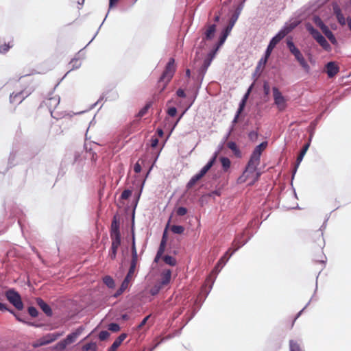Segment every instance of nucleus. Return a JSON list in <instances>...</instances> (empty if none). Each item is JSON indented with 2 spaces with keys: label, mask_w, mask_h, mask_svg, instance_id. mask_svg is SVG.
Masks as SVG:
<instances>
[{
  "label": "nucleus",
  "mask_w": 351,
  "mask_h": 351,
  "mask_svg": "<svg viewBox=\"0 0 351 351\" xmlns=\"http://www.w3.org/2000/svg\"><path fill=\"white\" fill-rule=\"evenodd\" d=\"M169 224V221L168 222L167 226V227H166V228L165 230V232H164L162 240H161L160 243L159 248L158 250V252H159V255L160 254H163V253H164V252L165 250L166 243H167L166 233H167V227H168Z\"/></svg>",
  "instance_id": "obj_24"
},
{
  "label": "nucleus",
  "mask_w": 351,
  "mask_h": 351,
  "mask_svg": "<svg viewBox=\"0 0 351 351\" xmlns=\"http://www.w3.org/2000/svg\"><path fill=\"white\" fill-rule=\"evenodd\" d=\"M110 237L111 239H121L119 223L117 221L115 217H114V219L111 223Z\"/></svg>",
  "instance_id": "obj_12"
},
{
  "label": "nucleus",
  "mask_w": 351,
  "mask_h": 351,
  "mask_svg": "<svg viewBox=\"0 0 351 351\" xmlns=\"http://www.w3.org/2000/svg\"><path fill=\"white\" fill-rule=\"evenodd\" d=\"M119 0H109V7L112 8L114 5L117 3Z\"/></svg>",
  "instance_id": "obj_61"
},
{
  "label": "nucleus",
  "mask_w": 351,
  "mask_h": 351,
  "mask_svg": "<svg viewBox=\"0 0 351 351\" xmlns=\"http://www.w3.org/2000/svg\"><path fill=\"white\" fill-rule=\"evenodd\" d=\"M135 270H136V269H134L132 267L129 268L128 272L126 276L125 277L124 280H123V282L121 285V287L117 290V291L115 294V296L121 295V293H123V292L125 289H127L128 288L130 282L133 280Z\"/></svg>",
  "instance_id": "obj_7"
},
{
  "label": "nucleus",
  "mask_w": 351,
  "mask_h": 351,
  "mask_svg": "<svg viewBox=\"0 0 351 351\" xmlns=\"http://www.w3.org/2000/svg\"><path fill=\"white\" fill-rule=\"evenodd\" d=\"M112 239V244H111L110 250L109 251L108 256L110 257V259L114 260L117 256V250H118L119 245H121V239Z\"/></svg>",
  "instance_id": "obj_15"
},
{
  "label": "nucleus",
  "mask_w": 351,
  "mask_h": 351,
  "mask_svg": "<svg viewBox=\"0 0 351 351\" xmlns=\"http://www.w3.org/2000/svg\"><path fill=\"white\" fill-rule=\"evenodd\" d=\"M267 142L261 143L260 145H257L254 148L252 154H254L261 157L262 152L265 149V148L267 147Z\"/></svg>",
  "instance_id": "obj_27"
},
{
  "label": "nucleus",
  "mask_w": 351,
  "mask_h": 351,
  "mask_svg": "<svg viewBox=\"0 0 351 351\" xmlns=\"http://www.w3.org/2000/svg\"><path fill=\"white\" fill-rule=\"evenodd\" d=\"M66 346L67 345L64 342V341L62 340L53 347V350H56L57 351H63L64 350H65Z\"/></svg>",
  "instance_id": "obj_38"
},
{
  "label": "nucleus",
  "mask_w": 351,
  "mask_h": 351,
  "mask_svg": "<svg viewBox=\"0 0 351 351\" xmlns=\"http://www.w3.org/2000/svg\"><path fill=\"white\" fill-rule=\"evenodd\" d=\"M219 152H215L213 158L208 161V162L201 169L199 172V174L202 176V177L204 176V175L210 170V169L215 164L217 157L218 156Z\"/></svg>",
  "instance_id": "obj_17"
},
{
  "label": "nucleus",
  "mask_w": 351,
  "mask_h": 351,
  "mask_svg": "<svg viewBox=\"0 0 351 351\" xmlns=\"http://www.w3.org/2000/svg\"><path fill=\"white\" fill-rule=\"evenodd\" d=\"M171 230L174 233V234H181L184 232V228L182 226H178V225H173L171 227Z\"/></svg>",
  "instance_id": "obj_35"
},
{
  "label": "nucleus",
  "mask_w": 351,
  "mask_h": 351,
  "mask_svg": "<svg viewBox=\"0 0 351 351\" xmlns=\"http://www.w3.org/2000/svg\"><path fill=\"white\" fill-rule=\"evenodd\" d=\"M250 92V88H249L247 93L244 95L243 99L241 100V103L239 104V108L237 110L238 114H241L243 112V109H244V108L245 106L246 101H247V99L248 98V95H249Z\"/></svg>",
  "instance_id": "obj_32"
},
{
  "label": "nucleus",
  "mask_w": 351,
  "mask_h": 351,
  "mask_svg": "<svg viewBox=\"0 0 351 351\" xmlns=\"http://www.w3.org/2000/svg\"><path fill=\"white\" fill-rule=\"evenodd\" d=\"M162 287L160 286V285H155L154 287H152L151 289H150V293L152 295H156L158 293V292L160 291V290L162 289Z\"/></svg>",
  "instance_id": "obj_47"
},
{
  "label": "nucleus",
  "mask_w": 351,
  "mask_h": 351,
  "mask_svg": "<svg viewBox=\"0 0 351 351\" xmlns=\"http://www.w3.org/2000/svg\"><path fill=\"white\" fill-rule=\"evenodd\" d=\"M232 28V24H228L223 32L225 33L226 35H229Z\"/></svg>",
  "instance_id": "obj_51"
},
{
  "label": "nucleus",
  "mask_w": 351,
  "mask_h": 351,
  "mask_svg": "<svg viewBox=\"0 0 351 351\" xmlns=\"http://www.w3.org/2000/svg\"><path fill=\"white\" fill-rule=\"evenodd\" d=\"M9 312L11 313L16 318L18 321L21 322H25L22 319H21L19 316L13 310H10Z\"/></svg>",
  "instance_id": "obj_57"
},
{
  "label": "nucleus",
  "mask_w": 351,
  "mask_h": 351,
  "mask_svg": "<svg viewBox=\"0 0 351 351\" xmlns=\"http://www.w3.org/2000/svg\"><path fill=\"white\" fill-rule=\"evenodd\" d=\"M260 156L254 154H251L250 158L247 162L243 176L239 178V180H242L241 182H244L247 178L250 176V174H252L256 171L257 167L260 164Z\"/></svg>",
  "instance_id": "obj_2"
},
{
  "label": "nucleus",
  "mask_w": 351,
  "mask_h": 351,
  "mask_svg": "<svg viewBox=\"0 0 351 351\" xmlns=\"http://www.w3.org/2000/svg\"><path fill=\"white\" fill-rule=\"evenodd\" d=\"M311 33L316 41L326 50L330 48V45L325 37L317 29L311 28Z\"/></svg>",
  "instance_id": "obj_10"
},
{
  "label": "nucleus",
  "mask_w": 351,
  "mask_h": 351,
  "mask_svg": "<svg viewBox=\"0 0 351 351\" xmlns=\"http://www.w3.org/2000/svg\"><path fill=\"white\" fill-rule=\"evenodd\" d=\"M82 349L84 351H96L97 344L95 343H88L85 344Z\"/></svg>",
  "instance_id": "obj_36"
},
{
  "label": "nucleus",
  "mask_w": 351,
  "mask_h": 351,
  "mask_svg": "<svg viewBox=\"0 0 351 351\" xmlns=\"http://www.w3.org/2000/svg\"><path fill=\"white\" fill-rule=\"evenodd\" d=\"M290 351H302L300 345L293 340L289 341Z\"/></svg>",
  "instance_id": "obj_37"
},
{
  "label": "nucleus",
  "mask_w": 351,
  "mask_h": 351,
  "mask_svg": "<svg viewBox=\"0 0 351 351\" xmlns=\"http://www.w3.org/2000/svg\"><path fill=\"white\" fill-rule=\"evenodd\" d=\"M5 295L7 300L19 311L23 309V304L20 294L14 289L5 291Z\"/></svg>",
  "instance_id": "obj_4"
},
{
  "label": "nucleus",
  "mask_w": 351,
  "mask_h": 351,
  "mask_svg": "<svg viewBox=\"0 0 351 351\" xmlns=\"http://www.w3.org/2000/svg\"><path fill=\"white\" fill-rule=\"evenodd\" d=\"M176 213L178 216H184L187 213V209L184 207H179L176 210Z\"/></svg>",
  "instance_id": "obj_48"
},
{
  "label": "nucleus",
  "mask_w": 351,
  "mask_h": 351,
  "mask_svg": "<svg viewBox=\"0 0 351 351\" xmlns=\"http://www.w3.org/2000/svg\"><path fill=\"white\" fill-rule=\"evenodd\" d=\"M304 158V156L301 155L299 154V155L297 157V166L295 167V169L298 167V166L300 165V163L302 162V159Z\"/></svg>",
  "instance_id": "obj_59"
},
{
  "label": "nucleus",
  "mask_w": 351,
  "mask_h": 351,
  "mask_svg": "<svg viewBox=\"0 0 351 351\" xmlns=\"http://www.w3.org/2000/svg\"><path fill=\"white\" fill-rule=\"evenodd\" d=\"M127 337V335L125 333L121 334L113 342L112 345L108 349L107 351H116L117 349L120 346L122 342Z\"/></svg>",
  "instance_id": "obj_19"
},
{
  "label": "nucleus",
  "mask_w": 351,
  "mask_h": 351,
  "mask_svg": "<svg viewBox=\"0 0 351 351\" xmlns=\"http://www.w3.org/2000/svg\"><path fill=\"white\" fill-rule=\"evenodd\" d=\"M150 317V315H147L146 316L142 321L137 326V329L138 330H141L147 323V320L149 319V318Z\"/></svg>",
  "instance_id": "obj_49"
},
{
  "label": "nucleus",
  "mask_w": 351,
  "mask_h": 351,
  "mask_svg": "<svg viewBox=\"0 0 351 351\" xmlns=\"http://www.w3.org/2000/svg\"><path fill=\"white\" fill-rule=\"evenodd\" d=\"M132 253H137L136 246H135L134 240H133L132 245Z\"/></svg>",
  "instance_id": "obj_63"
},
{
  "label": "nucleus",
  "mask_w": 351,
  "mask_h": 351,
  "mask_svg": "<svg viewBox=\"0 0 351 351\" xmlns=\"http://www.w3.org/2000/svg\"><path fill=\"white\" fill-rule=\"evenodd\" d=\"M152 106V103L149 102L146 104V105L138 112V116L139 117H143L148 111V110Z\"/></svg>",
  "instance_id": "obj_39"
},
{
  "label": "nucleus",
  "mask_w": 351,
  "mask_h": 351,
  "mask_svg": "<svg viewBox=\"0 0 351 351\" xmlns=\"http://www.w3.org/2000/svg\"><path fill=\"white\" fill-rule=\"evenodd\" d=\"M108 330L112 332H118L120 330V326L118 324L111 323L108 325Z\"/></svg>",
  "instance_id": "obj_44"
},
{
  "label": "nucleus",
  "mask_w": 351,
  "mask_h": 351,
  "mask_svg": "<svg viewBox=\"0 0 351 351\" xmlns=\"http://www.w3.org/2000/svg\"><path fill=\"white\" fill-rule=\"evenodd\" d=\"M311 241L312 247L315 249L317 248L319 252L323 253L322 249L325 244L323 232L321 230L315 231L311 235Z\"/></svg>",
  "instance_id": "obj_6"
},
{
  "label": "nucleus",
  "mask_w": 351,
  "mask_h": 351,
  "mask_svg": "<svg viewBox=\"0 0 351 351\" xmlns=\"http://www.w3.org/2000/svg\"><path fill=\"white\" fill-rule=\"evenodd\" d=\"M162 259L166 264L171 266H175L177 263L176 259L171 256L166 255L163 256Z\"/></svg>",
  "instance_id": "obj_33"
},
{
  "label": "nucleus",
  "mask_w": 351,
  "mask_h": 351,
  "mask_svg": "<svg viewBox=\"0 0 351 351\" xmlns=\"http://www.w3.org/2000/svg\"><path fill=\"white\" fill-rule=\"evenodd\" d=\"M339 71L338 65L335 62H330L326 65V72L329 77H333Z\"/></svg>",
  "instance_id": "obj_13"
},
{
  "label": "nucleus",
  "mask_w": 351,
  "mask_h": 351,
  "mask_svg": "<svg viewBox=\"0 0 351 351\" xmlns=\"http://www.w3.org/2000/svg\"><path fill=\"white\" fill-rule=\"evenodd\" d=\"M171 279V271L170 269H164L160 274V285L164 287L169 284Z\"/></svg>",
  "instance_id": "obj_14"
},
{
  "label": "nucleus",
  "mask_w": 351,
  "mask_h": 351,
  "mask_svg": "<svg viewBox=\"0 0 351 351\" xmlns=\"http://www.w3.org/2000/svg\"><path fill=\"white\" fill-rule=\"evenodd\" d=\"M219 160L221 163L223 170L224 171H228V170L230 169V165H231V162H230V159L227 157H221L219 158Z\"/></svg>",
  "instance_id": "obj_29"
},
{
  "label": "nucleus",
  "mask_w": 351,
  "mask_h": 351,
  "mask_svg": "<svg viewBox=\"0 0 351 351\" xmlns=\"http://www.w3.org/2000/svg\"><path fill=\"white\" fill-rule=\"evenodd\" d=\"M64 332H53V333H49L46 335L43 336L42 338L38 340L36 344L34 346L35 347L37 346H45L49 343H51L58 339L60 337L62 336Z\"/></svg>",
  "instance_id": "obj_8"
},
{
  "label": "nucleus",
  "mask_w": 351,
  "mask_h": 351,
  "mask_svg": "<svg viewBox=\"0 0 351 351\" xmlns=\"http://www.w3.org/2000/svg\"><path fill=\"white\" fill-rule=\"evenodd\" d=\"M282 38H284L282 34L279 33H278L274 38H272L266 49V56H270L274 48Z\"/></svg>",
  "instance_id": "obj_11"
},
{
  "label": "nucleus",
  "mask_w": 351,
  "mask_h": 351,
  "mask_svg": "<svg viewBox=\"0 0 351 351\" xmlns=\"http://www.w3.org/2000/svg\"><path fill=\"white\" fill-rule=\"evenodd\" d=\"M333 11H334V14H335L336 18H337L338 22L341 25H346V23L347 20H346V19H345L343 14H342L341 10L339 8V7L338 5L334 6L333 7Z\"/></svg>",
  "instance_id": "obj_22"
},
{
  "label": "nucleus",
  "mask_w": 351,
  "mask_h": 351,
  "mask_svg": "<svg viewBox=\"0 0 351 351\" xmlns=\"http://www.w3.org/2000/svg\"><path fill=\"white\" fill-rule=\"evenodd\" d=\"M217 50H216V48H215V50L212 51L209 53V55H208V59H211V60H212V59L215 57V53H216V52H217Z\"/></svg>",
  "instance_id": "obj_60"
},
{
  "label": "nucleus",
  "mask_w": 351,
  "mask_h": 351,
  "mask_svg": "<svg viewBox=\"0 0 351 351\" xmlns=\"http://www.w3.org/2000/svg\"><path fill=\"white\" fill-rule=\"evenodd\" d=\"M104 283L109 288H114L115 287V282L113 278L110 276H106L103 278Z\"/></svg>",
  "instance_id": "obj_31"
},
{
  "label": "nucleus",
  "mask_w": 351,
  "mask_h": 351,
  "mask_svg": "<svg viewBox=\"0 0 351 351\" xmlns=\"http://www.w3.org/2000/svg\"><path fill=\"white\" fill-rule=\"evenodd\" d=\"M177 110L175 107H171L168 109L167 113L171 117H174L176 114Z\"/></svg>",
  "instance_id": "obj_50"
},
{
  "label": "nucleus",
  "mask_w": 351,
  "mask_h": 351,
  "mask_svg": "<svg viewBox=\"0 0 351 351\" xmlns=\"http://www.w3.org/2000/svg\"><path fill=\"white\" fill-rule=\"evenodd\" d=\"M137 263H138V254H137V253H132L130 267L136 269Z\"/></svg>",
  "instance_id": "obj_40"
},
{
  "label": "nucleus",
  "mask_w": 351,
  "mask_h": 351,
  "mask_svg": "<svg viewBox=\"0 0 351 351\" xmlns=\"http://www.w3.org/2000/svg\"><path fill=\"white\" fill-rule=\"evenodd\" d=\"M13 45H10V43H4V44H2V45H0V53H6L7 51H8V50L12 47Z\"/></svg>",
  "instance_id": "obj_42"
},
{
  "label": "nucleus",
  "mask_w": 351,
  "mask_h": 351,
  "mask_svg": "<svg viewBox=\"0 0 351 351\" xmlns=\"http://www.w3.org/2000/svg\"><path fill=\"white\" fill-rule=\"evenodd\" d=\"M216 31V25L215 24L208 25L206 29L204 32V40H211L215 34Z\"/></svg>",
  "instance_id": "obj_21"
},
{
  "label": "nucleus",
  "mask_w": 351,
  "mask_h": 351,
  "mask_svg": "<svg viewBox=\"0 0 351 351\" xmlns=\"http://www.w3.org/2000/svg\"><path fill=\"white\" fill-rule=\"evenodd\" d=\"M10 309L8 308L7 306L3 304V303H1L0 302V311H10Z\"/></svg>",
  "instance_id": "obj_58"
},
{
  "label": "nucleus",
  "mask_w": 351,
  "mask_h": 351,
  "mask_svg": "<svg viewBox=\"0 0 351 351\" xmlns=\"http://www.w3.org/2000/svg\"><path fill=\"white\" fill-rule=\"evenodd\" d=\"M36 302L39 307L47 316H51L52 315V311L51 307L41 298H37Z\"/></svg>",
  "instance_id": "obj_20"
},
{
  "label": "nucleus",
  "mask_w": 351,
  "mask_h": 351,
  "mask_svg": "<svg viewBox=\"0 0 351 351\" xmlns=\"http://www.w3.org/2000/svg\"><path fill=\"white\" fill-rule=\"evenodd\" d=\"M131 195H132V191L126 189L122 192V193L121 195V198L122 199H127L131 196Z\"/></svg>",
  "instance_id": "obj_45"
},
{
  "label": "nucleus",
  "mask_w": 351,
  "mask_h": 351,
  "mask_svg": "<svg viewBox=\"0 0 351 351\" xmlns=\"http://www.w3.org/2000/svg\"><path fill=\"white\" fill-rule=\"evenodd\" d=\"M82 330L83 328L79 327L78 328L76 329L75 332L68 335L67 337L63 340L68 346L75 341L78 336L82 333Z\"/></svg>",
  "instance_id": "obj_16"
},
{
  "label": "nucleus",
  "mask_w": 351,
  "mask_h": 351,
  "mask_svg": "<svg viewBox=\"0 0 351 351\" xmlns=\"http://www.w3.org/2000/svg\"><path fill=\"white\" fill-rule=\"evenodd\" d=\"M27 311H28L29 314L32 317H37V316H38V313L37 309H36L35 307H34V306H29V307L28 308V310H27Z\"/></svg>",
  "instance_id": "obj_46"
},
{
  "label": "nucleus",
  "mask_w": 351,
  "mask_h": 351,
  "mask_svg": "<svg viewBox=\"0 0 351 351\" xmlns=\"http://www.w3.org/2000/svg\"><path fill=\"white\" fill-rule=\"evenodd\" d=\"M211 59H208V58H206L204 61V68L205 69H207L208 67L210 66V63H211Z\"/></svg>",
  "instance_id": "obj_56"
},
{
  "label": "nucleus",
  "mask_w": 351,
  "mask_h": 351,
  "mask_svg": "<svg viewBox=\"0 0 351 351\" xmlns=\"http://www.w3.org/2000/svg\"><path fill=\"white\" fill-rule=\"evenodd\" d=\"M272 91L275 105L279 111H284L287 106V99L277 87H273Z\"/></svg>",
  "instance_id": "obj_5"
},
{
  "label": "nucleus",
  "mask_w": 351,
  "mask_h": 351,
  "mask_svg": "<svg viewBox=\"0 0 351 351\" xmlns=\"http://www.w3.org/2000/svg\"><path fill=\"white\" fill-rule=\"evenodd\" d=\"M162 254L159 255V252H157L156 256L154 258V262L158 263L159 259L162 257Z\"/></svg>",
  "instance_id": "obj_64"
},
{
  "label": "nucleus",
  "mask_w": 351,
  "mask_h": 351,
  "mask_svg": "<svg viewBox=\"0 0 351 351\" xmlns=\"http://www.w3.org/2000/svg\"><path fill=\"white\" fill-rule=\"evenodd\" d=\"M60 104V98L58 97H52L46 101V105L48 107L51 114L53 113V110H55Z\"/></svg>",
  "instance_id": "obj_18"
},
{
  "label": "nucleus",
  "mask_w": 351,
  "mask_h": 351,
  "mask_svg": "<svg viewBox=\"0 0 351 351\" xmlns=\"http://www.w3.org/2000/svg\"><path fill=\"white\" fill-rule=\"evenodd\" d=\"M298 25L297 23H291L289 25H287L282 30H280L278 33L282 34L283 38H285L289 32H291L296 26Z\"/></svg>",
  "instance_id": "obj_26"
},
{
  "label": "nucleus",
  "mask_w": 351,
  "mask_h": 351,
  "mask_svg": "<svg viewBox=\"0 0 351 351\" xmlns=\"http://www.w3.org/2000/svg\"><path fill=\"white\" fill-rule=\"evenodd\" d=\"M176 66L175 64V60L171 58L169 60V62L158 80V86H162L160 92L166 88L168 83L171 81L176 72Z\"/></svg>",
  "instance_id": "obj_1"
},
{
  "label": "nucleus",
  "mask_w": 351,
  "mask_h": 351,
  "mask_svg": "<svg viewBox=\"0 0 351 351\" xmlns=\"http://www.w3.org/2000/svg\"><path fill=\"white\" fill-rule=\"evenodd\" d=\"M227 147L233 152L234 154L237 158L241 157V152L240 149H239V147H237L235 142H233V141L228 142Z\"/></svg>",
  "instance_id": "obj_25"
},
{
  "label": "nucleus",
  "mask_w": 351,
  "mask_h": 351,
  "mask_svg": "<svg viewBox=\"0 0 351 351\" xmlns=\"http://www.w3.org/2000/svg\"><path fill=\"white\" fill-rule=\"evenodd\" d=\"M309 146H310V143H306V144L303 146V147H302V151L305 152L306 153L307 150L308 149Z\"/></svg>",
  "instance_id": "obj_62"
},
{
  "label": "nucleus",
  "mask_w": 351,
  "mask_h": 351,
  "mask_svg": "<svg viewBox=\"0 0 351 351\" xmlns=\"http://www.w3.org/2000/svg\"><path fill=\"white\" fill-rule=\"evenodd\" d=\"M69 65H70V70L76 69H78L80 67L81 62L77 58H73L69 62Z\"/></svg>",
  "instance_id": "obj_34"
},
{
  "label": "nucleus",
  "mask_w": 351,
  "mask_h": 351,
  "mask_svg": "<svg viewBox=\"0 0 351 351\" xmlns=\"http://www.w3.org/2000/svg\"><path fill=\"white\" fill-rule=\"evenodd\" d=\"M158 139L156 137H152L151 139V146L156 147L158 145Z\"/></svg>",
  "instance_id": "obj_52"
},
{
  "label": "nucleus",
  "mask_w": 351,
  "mask_h": 351,
  "mask_svg": "<svg viewBox=\"0 0 351 351\" xmlns=\"http://www.w3.org/2000/svg\"><path fill=\"white\" fill-rule=\"evenodd\" d=\"M110 336V332L107 330H102L99 334V339L101 341H105Z\"/></svg>",
  "instance_id": "obj_43"
},
{
  "label": "nucleus",
  "mask_w": 351,
  "mask_h": 351,
  "mask_svg": "<svg viewBox=\"0 0 351 351\" xmlns=\"http://www.w3.org/2000/svg\"><path fill=\"white\" fill-rule=\"evenodd\" d=\"M269 57V56H266V55L265 54V57L262 58L258 61V64H257L256 68V72H261V71H262L264 69Z\"/></svg>",
  "instance_id": "obj_28"
},
{
  "label": "nucleus",
  "mask_w": 351,
  "mask_h": 351,
  "mask_svg": "<svg viewBox=\"0 0 351 351\" xmlns=\"http://www.w3.org/2000/svg\"><path fill=\"white\" fill-rule=\"evenodd\" d=\"M176 95L180 97L184 98L186 97V94L184 93V90L183 89L179 88L177 92Z\"/></svg>",
  "instance_id": "obj_53"
},
{
  "label": "nucleus",
  "mask_w": 351,
  "mask_h": 351,
  "mask_svg": "<svg viewBox=\"0 0 351 351\" xmlns=\"http://www.w3.org/2000/svg\"><path fill=\"white\" fill-rule=\"evenodd\" d=\"M287 47L291 53L295 56V59L298 61L300 66L306 71L308 72L310 66L305 60L303 55L300 51L295 46L291 40H288L287 43Z\"/></svg>",
  "instance_id": "obj_3"
},
{
  "label": "nucleus",
  "mask_w": 351,
  "mask_h": 351,
  "mask_svg": "<svg viewBox=\"0 0 351 351\" xmlns=\"http://www.w3.org/2000/svg\"><path fill=\"white\" fill-rule=\"evenodd\" d=\"M263 90H264V93L265 95H269L270 88H269V86L268 83H267V82L264 83Z\"/></svg>",
  "instance_id": "obj_55"
},
{
  "label": "nucleus",
  "mask_w": 351,
  "mask_h": 351,
  "mask_svg": "<svg viewBox=\"0 0 351 351\" xmlns=\"http://www.w3.org/2000/svg\"><path fill=\"white\" fill-rule=\"evenodd\" d=\"M25 99L23 91L17 93H12L10 96V102L12 104H20Z\"/></svg>",
  "instance_id": "obj_23"
},
{
  "label": "nucleus",
  "mask_w": 351,
  "mask_h": 351,
  "mask_svg": "<svg viewBox=\"0 0 351 351\" xmlns=\"http://www.w3.org/2000/svg\"><path fill=\"white\" fill-rule=\"evenodd\" d=\"M202 178V176L199 175V173L193 176L186 184L187 189H191Z\"/></svg>",
  "instance_id": "obj_30"
},
{
  "label": "nucleus",
  "mask_w": 351,
  "mask_h": 351,
  "mask_svg": "<svg viewBox=\"0 0 351 351\" xmlns=\"http://www.w3.org/2000/svg\"><path fill=\"white\" fill-rule=\"evenodd\" d=\"M134 171L135 173H140L141 171V165L139 164L138 162H137L134 167Z\"/></svg>",
  "instance_id": "obj_54"
},
{
  "label": "nucleus",
  "mask_w": 351,
  "mask_h": 351,
  "mask_svg": "<svg viewBox=\"0 0 351 351\" xmlns=\"http://www.w3.org/2000/svg\"><path fill=\"white\" fill-rule=\"evenodd\" d=\"M232 245L235 246V248L232 251H231L232 250L230 248L228 249L223 254V256L219 260L217 263L218 265L223 267L234 253V252L237 251L241 245H243V243L242 242L237 241V238H236L234 240Z\"/></svg>",
  "instance_id": "obj_9"
},
{
  "label": "nucleus",
  "mask_w": 351,
  "mask_h": 351,
  "mask_svg": "<svg viewBox=\"0 0 351 351\" xmlns=\"http://www.w3.org/2000/svg\"><path fill=\"white\" fill-rule=\"evenodd\" d=\"M228 36V35H226L225 33L222 32L216 47V50H218L219 47L224 43Z\"/></svg>",
  "instance_id": "obj_41"
}]
</instances>
